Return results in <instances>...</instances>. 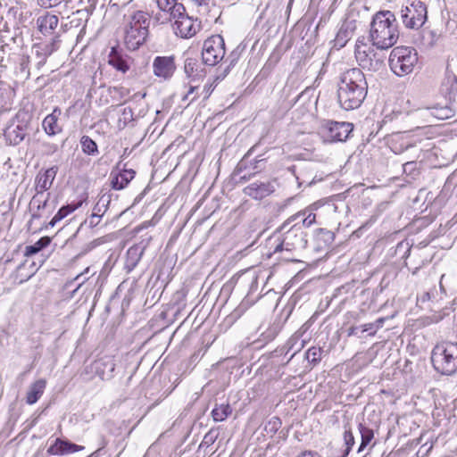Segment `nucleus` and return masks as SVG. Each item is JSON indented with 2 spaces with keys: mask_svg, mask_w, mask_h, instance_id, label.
Returning a JSON list of instances; mask_svg holds the SVG:
<instances>
[{
  "mask_svg": "<svg viewBox=\"0 0 457 457\" xmlns=\"http://www.w3.org/2000/svg\"><path fill=\"white\" fill-rule=\"evenodd\" d=\"M405 248V252L403 254V258H407L410 255L411 253V246L408 243L401 242L397 245L396 251H400L402 249Z\"/></svg>",
  "mask_w": 457,
  "mask_h": 457,
  "instance_id": "c03bdc74",
  "label": "nucleus"
},
{
  "mask_svg": "<svg viewBox=\"0 0 457 457\" xmlns=\"http://www.w3.org/2000/svg\"><path fill=\"white\" fill-rule=\"evenodd\" d=\"M280 427H281V420H280V419L277 418V417H272L265 424L264 430L268 434L273 435V434H275L279 429Z\"/></svg>",
  "mask_w": 457,
  "mask_h": 457,
  "instance_id": "58836bf2",
  "label": "nucleus"
},
{
  "mask_svg": "<svg viewBox=\"0 0 457 457\" xmlns=\"http://www.w3.org/2000/svg\"><path fill=\"white\" fill-rule=\"evenodd\" d=\"M46 382L45 379L35 381L29 388L26 396V402L29 404H34L41 397L46 388Z\"/></svg>",
  "mask_w": 457,
  "mask_h": 457,
  "instance_id": "b1692460",
  "label": "nucleus"
},
{
  "mask_svg": "<svg viewBox=\"0 0 457 457\" xmlns=\"http://www.w3.org/2000/svg\"><path fill=\"white\" fill-rule=\"evenodd\" d=\"M431 113L439 120H445L453 116V110L448 106L434 107Z\"/></svg>",
  "mask_w": 457,
  "mask_h": 457,
  "instance_id": "e433bc0d",
  "label": "nucleus"
},
{
  "mask_svg": "<svg viewBox=\"0 0 457 457\" xmlns=\"http://www.w3.org/2000/svg\"><path fill=\"white\" fill-rule=\"evenodd\" d=\"M51 243V238L49 237H43L39 238L35 244L27 245L25 248V255L32 256L46 246H48Z\"/></svg>",
  "mask_w": 457,
  "mask_h": 457,
  "instance_id": "c756f323",
  "label": "nucleus"
},
{
  "mask_svg": "<svg viewBox=\"0 0 457 457\" xmlns=\"http://www.w3.org/2000/svg\"><path fill=\"white\" fill-rule=\"evenodd\" d=\"M59 19L56 15L52 14L48 12L40 15L37 19V27L41 34L48 36L57 28Z\"/></svg>",
  "mask_w": 457,
  "mask_h": 457,
  "instance_id": "412c9836",
  "label": "nucleus"
},
{
  "mask_svg": "<svg viewBox=\"0 0 457 457\" xmlns=\"http://www.w3.org/2000/svg\"><path fill=\"white\" fill-rule=\"evenodd\" d=\"M410 149H414V150H415V157H416V159L420 158V154H421V152H422V149H421V148H417L416 145H411V144H409V145H407L405 146V150H406V151H408V150H410Z\"/></svg>",
  "mask_w": 457,
  "mask_h": 457,
  "instance_id": "49530a36",
  "label": "nucleus"
},
{
  "mask_svg": "<svg viewBox=\"0 0 457 457\" xmlns=\"http://www.w3.org/2000/svg\"><path fill=\"white\" fill-rule=\"evenodd\" d=\"M297 457H321L317 452L305 451L301 453Z\"/></svg>",
  "mask_w": 457,
  "mask_h": 457,
  "instance_id": "de8ad7c7",
  "label": "nucleus"
},
{
  "mask_svg": "<svg viewBox=\"0 0 457 457\" xmlns=\"http://www.w3.org/2000/svg\"><path fill=\"white\" fill-rule=\"evenodd\" d=\"M81 148L84 154L88 155L98 154L96 143L88 136H83L80 139Z\"/></svg>",
  "mask_w": 457,
  "mask_h": 457,
  "instance_id": "2f4dec72",
  "label": "nucleus"
},
{
  "mask_svg": "<svg viewBox=\"0 0 457 457\" xmlns=\"http://www.w3.org/2000/svg\"><path fill=\"white\" fill-rule=\"evenodd\" d=\"M403 172L410 175L411 178H415L418 175V168L416 161L406 162L403 165Z\"/></svg>",
  "mask_w": 457,
  "mask_h": 457,
  "instance_id": "ea45409f",
  "label": "nucleus"
},
{
  "mask_svg": "<svg viewBox=\"0 0 457 457\" xmlns=\"http://www.w3.org/2000/svg\"><path fill=\"white\" fill-rule=\"evenodd\" d=\"M375 325H376V323H367V324H364L361 327V332L363 333V332L370 331V330L374 331Z\"/></svg>",
  "mask_w": 457,
  "mask_h": 457,
  "instance_id": "3c124183",
  "label": "nucleus"
},
{
  "mask_svg": "<svg viewBox=\"0 0 457 457\" xmlns=\"http://www.w3.org/2000/svg\"><path fill=\"white\" fill-rule=\"evenodd\" d=\"M111 203V195L107 194L102 195L96 205L93 208V212L96 214H98L99 216H103V214L106 212L108 209V205Z\"/></svg>",
  "mask_w": 457,
  "mask_h": 457,
  "instance_id": "473e14b6",
  "label": "nucleus"
},
{
  "mask_svg": "<svg viewBox=\"0 0 457 457\" xmlns=\"http://www.w3.org/2000/svg\"><path fill=\"white\" fill-rule=\"evenodd\" d=\"M293 340H295V342L297 341L296 338L295 339L291 338L290 340H288L287 345H290L289 350L293 348V344H292Z\"/></svg>",
  "mask_w": 457,
  "mask_h": 457,
  "instance_id": "6e6d98bb",
  "label": "nucleus"
},
{
  "mask_svg": "<svg viewBox=\"0 0 457 457\" xmlns=\"http://www.w3.org/2000/svg\"><path fill=\"white\" fill-rule=\"evenodd\" d=\"M101 216H99L98 214H96L94 213V212H92L90 218H89V226L94 228L96 226H97L100 222V220H101Z\"/></svg>",
  "mask_w": 457,
  "mask_h": 457,
  "instance_id": "a18cd8bd",
  "label": "nucleus"
},
{
  "mask_svg": "<svg viewBox=\"0 0 457 457\" xmlns=\"http://www.w3.org/2000/svg\"><path fill=\"white\" fill-rule=\"evenodd\" d=\"M297 351H295L293 354H291V358H293L295 356V354L296 353Z\"/></svg>",
  "mask_w": 457,
  "mask_h": 457,
  "instance_id": "13d9d810",
  "label": "nucleus"
},
{
  "mask_svg": "<svg viewBox=\"0 0 457 457\" xmlns=\"http://www.w3.org/2000/svg\"><path fill=\"white\" fill-rule=\"evenodd\" d=\"M198 86H190L187 93L182 97L183 101H188V104L193 103L198 97Z\"/></svg>",
  "mask_w": 457,
  "mask_h": 457,
  "instance_id": "a19ab883",
  "label": "nucleus"
},
{
  "mask_svg": "<svg viewBox=\"0 0 457 457\" xmlns=\"http://www.w3.org/2000/svg\"><path fill=\"white\" fill-rule=\"evenodd\" d=\"M150 18L143 11L136 12L129 19L126 29L124 42L129 50L137 49L148 36Z\"/></svg>",
  "mask_w": 457,
  "mask_h": 457,
  "instance_id": "7ed1b4c3",
  "label": "nucleus"
},
{
  "mask_svg": "<svg viewBox=\"0 0 457 457\" xmlns=\"http://www.w3.org/2000/svg\"><path fill=\"white\" fill-rule=\"evenodd\" d=\"M232 412V409L228 403L216 405V407L212 411V417L214 421H223L225 420Z\"/></svg>",
  "mask_w": 457,
  "mask_h": 457,
  "instance_id": "7c9ffc66",
  "label": "nucleus"
},
{
  "mask_svg": "<svg viewBox=\"0 0 457 457\" xmlns=\"http://www.w3.org/2000/svg\"><path fill=\"white\" fill-rule=\"evenodd\" d=\"M306 212H298L293 216H291L282 226L281 229H287V228L291 224L292 221H295L301 218V221H299L300 225H303V229L304 230L306 228L311 227L316 220V215L312 212L308 213L306 216Z\"/></svg>",
  "mask_w": 457,
  "mask_h": 457,
  "instance_id": "393cba45",
  "label": "nucleus"
},
{
  "mask_svg": "<svg viewBox=\"0 0 457 457\" xmlns=\"http://www.w3.org/2000/svg\"><path fill=\"white\" fill-rule=\"evenodd\" d=\"M134 121V112L130 107H125L120 113L118 120V125L120 128H125L129 123Z\"/></svg>",
  "mask_w": 457,
  "mask_h": 457,
  "instance_id": "f704fd0d",
  "label": "nucleus"
},
{
  "mask_svg": "<svg viewBox=\"0 0 457 457\" xmlns=\"http://www.w3.org/2000/svg\"><path fill=\"white\" fill-rule=\"evenodd\" d=\"M175 20V34L182 38H189L196 34L200 29V23L194 21L191 17L182 12L180 15H170V21Z\"/></svg>",
  "mask_w": 457,
  "mask_h": 457,
  "instance_id": "ddd939ff",
  "label": "nucleus"
},
{
  "mask_svg": "<svg viewBox=\"0 0 457 457\" xmlns=\"http://www.w3.org/2000/svg\"><path fill=\"white\" fill-rule=\"evenodd\" d=\"M358 329H359V328H357V327L350 328L349 330H348V336L356 335Z\"/></svg>",
  "mask_w": 457,
  "mask_h": 457,
  "instance_id": "603ef678",
  "label": "nucleus"
},
{
  "mask_svg": "<svg viewBox=\"0 0 457 457\" xmlns=\"http://www.w3.org/2000/svg\"><path fill=\"white\" fill-rule=\"evenodd\" d=\"M431 361L434 369L443 375L457 371V343L443 342L432 350Z\"/></svg>",
  "mask_w": 457,
  "mask_h": 457,
  "instance_id": "20e7f679",
  "label": "nucleus"
},
{
  "mask_svg": "<svg viewBox=\"0 0 457 457\" xmlns=\"http://www.w3.org/2000/svg\"><path fill=\"white\" fill-rule=\"evenodd\" d=\"M107 58L108 64L122 74H125L130 68L131 58L119 46H112Z\"/></svg>",
  "mask_w": 457,
  "mask_h": 457,
  "instance_id": "2eb2a0df",
  "label": "nucleus"
},
{
  "mask_svg": "<svg viewBox=\"0 0 457 457\" xmlns=\"http://www.w3.org/2000/svg\"><path fill=\"white\" fill-rule=\"evenodd\" d=\"M418 60V53L414 48L397 46L392 50L389 55V66L395 75L403 77L413 71Z\"/></svg>",
  "mask_w": 457,
  "mask_h": 457,
  "instance_id": "39448f33",
  "label": "nucleus"
},
{
  "mask_svg": "<svg viewBox=\"0 0 457 457\" xmlns=\"http://www.w3.org/2000/svg\"><path fill=\"white\" fill-rule=\"evenodd\" d=\"M304 93L300 94L295 101V104H298L304 97Z\"/></svg>",
  "mask_w": 457,
  "mask_h": 457,
  "instance_id": "5fc2aeb1",
  "label": "nucleus"
},
{
  "mask_svg": "<svg viewBox=\"0 0 457 457\" xmlns=\"http://www.w3.org/2000/svg\"><path fill=\"white\" fill-rule=\"evenodd\" d=\"M283 239L274 247L273 253L283 250L304 249L307 246V233L299 222L293 224L287 230L284 229Z\"/></svg>",
  "mask_w": 457,
  "mask_h": 457,
  "instance_id": "0eeeda50",
  "label": "nucleus"
},
{
  "mask_svg": "<svg viewBox=\"0 0 457 457\" xmlns=\"http://www.w3.org/2000/svg\"><path fill=\"white\" fill-rule=\"evenodd\" d=\"M322 349L320 347L312 346L305 353V358L313 365L321 360Z\"/></svg>",
  "mask_w": 457,
  "mask_h": 457,
  "instance_id": "4c0bfd02",
  "label": "nucleus"
},
{
  "mask_svg": "<svg viewBox=\"0 0 457 457\" xmlns=\"http://www.w3.org/2000/svg\"><path fill=\"white\" fill-rule=\"evenodd\" d=\"M359 432L361 434V441L358 448V453H361L374 438V432L371 428L366 427L362 423L358 426Z\"/></svg>",
  "mask_w": 457,
  "mask_h": 457,
  "instance_id": "cd10ccee",
  "label": "nucleus"
},
{
  "mask_svg": "<svg viewBox=\"0 0 457 457\" xmlns=\"http://www.w3.org/2000/svg\"><path fill=\"white\" fill-rule=\"evenodd\" d=\"M153 69L155 76L164 79H170L176 70L174 57L157 56L154 60Z\"/></svg>",
  "mask_w": 457,
  "mask_h": 457,
  "instance_id": "f3484780",
  "label": "nucleus"
},
{
  "mask_svg": "<svg viewBox=\"0 0 457 457\" xmlns=\"http://www.w3.org/2000/svg\"><path fill=\"white\" fill-rule=\"evenodd\" d=\"M344 441L345 448L342 450V453L337 457H346L349 454L352 447L354 445V436L353 435L351 428H345L344 432Z\"/></svg>",
  "mask_w": 457,
  "mask_h": 457,
  "instance_id": "72a5a7b5",
  "label": "nucleus"
},
{
  "mask_svg": "<svg viewBox=\"0 0 457 457\" xmlns=\"http://www.w3.org/2000/svg\"><path fill=\"white\" fill-rule=\"evenodd\" d=\"M57 168L52 167L45 170L43 173H39L36 179V189L37 194L33 196L31 203L35 204L37 203V209L45 208L47 203V200H44L41 202L38 199V196H42L43 193L49 189L53 184V181L56 176Z\"/></svg>",
  "mask_w": 457,
  "mask_h": 457,
  "instance_id": "4468645a",
  "label": "nucleus"
},
{
  "mask_svg": "<svg viewBox=\"0 0 457 457\" xmlns=\"http://www.w3.org/2000/svg\"><path fill=\"white\" fill-rule=\"evenodd\" d=\"M353 129L350 122L324 120L320 122L319 132L326 142H344L349 137Z\"/></svg>",
  "mask_w": 457,
  "mask_h": 457,
  "instance_id": "6e6552de",
  "label": "nucleus"
},
{
  "mask_svg": "<svg viewBox=\"0 0 457 457\" xmlns=\"http://www.w3.org/2000/svg\"><path fill=\"white\" fill-rule=\"evenodd\" d=\"M417 270H418V268L415 269V270L412 271V274H416L417 273Z\"/></svg>",
  "mask_w": 457,
  "mask_h": 457,
  "instance_id": "4d7b16f0",
  "label": "nucleus"
},
{
  "mask_svg": "<svg viewBox=\"0 0 457 457\" xmlns=\"http://www.w3.org/2000/svg\"><path fill=\"white\" fill-rule=\"evenodd\" d=\"M204 441H205V443H209V442L212 443L213 442V438H212V436H211L210 434H207L204 436Z\"/></svg>",
  "mask_w": 457,
  "mask_h": 457,
  "instance_id": "864d4df0",
  "label": "nucleus"
},
{
  "mask_svg": "<svg viewBox=\"0 0 457 457\" xmlns=\"http://www.w3.org/2000/svg\"><path fill=\"white\" fill-rule=\"evenodd\" d=\"M275 191L274 182L270 180L255 181L244 188V193L256 200H261Z\"/></svg>",
  "mask_w": 457,
  "mask_h": 457,
  "instance_id": "dca6fc26",
  "label": "nucleus"
},
{
  "mask_svg": "<svg viewBox=\"0 0 457 457\" xmlns=\"http://www.w3.org/2000/svg\"><path fill=\"white\" fill-rule=\"evenodd\" d=\"M62 114L59 107H55L52 113L48 114L43 120V129L49 136H54L62 131L61 126L58 124V119Z\"/></svg>",
  "mask_w": 457,
  "mask_h": 457,
  "instance_id": "5701e85b",
  "label": "nucleus"
},
{
  "mask_svg": "<svg viewBox=\"0 0 457 457\" xmlns=\"http://www.w3.org/2000/svg\"><path fill=\"white\" fill-rule=\"evenodd\" d=\"M114 370V360L110 356H105L87 365L81 375H84L86 379H92L97 376L103 380H109L113 377Z\"/></svg>",
  "mask_w": 457,
  "mask_h": 457,
  "instance_id": "9d476101",
  "label": "nucleus"
},
{
  "mask_svg": "<svg viewBox=\"0 0 457 457\" xmlns=\"http://www.w3.org/2000/svg\"><path fill=\"white\" fill-rule=\"evenodd\" d=\"M158 7L164 12L162 22L170 21V15H180L186 12L184 5L177 0H157Z\"/></svg>",
  "mask_w": 457,
  "mask_h": 457,
  "instance_id": "aec40b11",
  "label": "nucleus"
},
{
  "mask_svg": "<svg viewBox=\"0 0 457 457\" xmlns=\"http://www.w3.org/2000/svg\"><path fill=\"white\" fill-rule=\"evenodd\" d=\"M63 1L64 0H37V4L39 6L47 9L57 6Z\"/></svg>",
  "mask_w": 457,
  "mask_h": 457,
  "instance_id": "37998d69",
  "label": "nucleus"
},
{
  "mask_svg": "<svg viewBox=\"0 0 457 457\" xmlns=\"http://www.w3.org/2000/svg\"><path fill=\"white\" fill-rule=\"evenodd\" d=\"M335 239V235L330 230L320 228L315 236V241L319 248L329 246Z\"/></svg>",
  "mask_w": 457,
  "mask_h": 457,
  "instance_id": "bb28decb",
  "label": "nucleus"
},
{
  "mask_svg": "<svg viewBox=\"0 0 457 457\" xmlns=\"http://www.w3.org/2000/svg\"><path fill=\"white\" fill-rule=\"evenodd\" d=\"M229 72V66H228L224 71L222 72L221 75H219V76H216L213 82L211 83V84H206L204 87V89H203V94H204V99H207L212 92L213 91V89L215 88L217 83L223 79L227 75L228 73Z\"/></svg>",
  "mask_w": 457,
  "mask_h": 457,
  "instance_id": "c9c22d12",
  "label": "nucleus"
},
{
  "mask_svg": "<svg viewBox=\"0 0 457 457\" xmlns=\"http://www.w3.org/2000/svg\"><path fill=\"white\" fill-rule=\"evenodd\" d=\"M400 18L405 28L419 29L428 19L427 6L420 0H408L400 11Z\"/></svg>",
  "mask_w": 457,
  "mask_h": 457,
  "instance_id": "423d86ee",
  "label": "nucleus"
},
{
  "mask_svg": "<svg viewBox=\"0 0 457 457\" xmlns=\"http://www.w3.org/2000/svg\"><path fill=\"white\" fill-rule=\"evenodd\" d=\"M399 37L398 25L391 11L377 12L370 22L369 38L372 46L379 50H387L395 46Z\"/></svg>",
  "mask_w": 457,
  "mask_h": 457,
  "instance_id": "f03ea898",
  "label": "nucleus"
},
{
  "mask_svg": "<svg viewBox=\"0 0 457 457\" xmlns=\"http://www.w3.org/2000/svg\"><path fill=\"white\" fill-rule=\"evenodd\" d=\"M84 446L73 444L68 440L56 438L54 443L47 449L51 455H64L70 453L82 451Z\"/></svg>",
  "mask_w": 457,
  "mask_h": 457,
  "instance_id": "6ab92c4d",
  "label": "nucleus"
},
{
  "mask_svg": "<svg viewBox=\"0 0 457 457\" xmlns=\"http://www.w3.org/2000/svg\"><path fill=\"white\" fill-rule=\"evenodd\" d=\"M5 137L10 140L11 144L18 145L20 144L25 137V126L24 125H10L5 129Z\"/></svg>",
  "mask_w": 457,
  "mask_h": 457,
  "instance_id": "a878e982",
  "label": "nucleus"
},
{
  "mask_svg": "<svg viewBox=\"0 0 457 457\" xmlns=\"http://www.w3.org/2000/svg\"><path fill=\"white\" fill-rule=\"evenodd\" d=\"M204 62L198 61L196 58L188 57L185 61L184 71L187 77L191 82L202 80L206 75Z\"/></svg>",
  "mask_w": 457,
  "mask_h": 457,
  "instance_id": "a211bd4d",
  "label": "nucleus"
},
{
  "mask_svg": "<svg viewBox=\"0 0 457 457\" xmlns=\"http://www.w3.org/2000/svg\"><path fill=\"white\" fill-rule=\"evenodd\" d=\"M374 323H376L375 329H374V331L370 332V335H375L377 330L383 326L384 319L383 318H379Z\"/></svg>",
  "mask_w": 457,
  "mask_h": 457,
  "instance_id": "09e8293b",
  "label": "nucleus"
},
{
  "mask_svg": "<svg viewBox=\"0 0 457 457\" xmlns=\"http://www.w3.org/2000/svg\"><path fill=\"white\" fill-rule=\"evenodd\" d=\"M368 82L358 68L349 69L341 76L337 84V102L345 111L359 108L366 98Z\"/></svg>",
  "mask_w": 457,
  "mask_h": 457,
  "instance_id": "f257e3e1",
  "label": "nucleus"
},
{
  "mask_svg": "<svg viewBox=\"0 0 457 457\" xmlns=\"http://www.w3.org/2000/svg\"><path fill=\"white\" fill-rule=\"evenodd\" d=\"M29 62H30V58L29 55L22 56L21 62H20L21 71L26 73L27 78H29V74H30L29 68Z\"/></svg>",
  "mask_w": 457,
  "mask_h": 457,
  "instance_id": "79ce46f5",
  "label": "nucleus"
},
{
  "mask_svg": "<svg viewBox=\"0 0 457 457\" xmlns=\"http://www.w3.org/2000/svg\"><path fill=\"white\" fill-rule=\"evenodd\" d=\"M60 43V36L55 35L49 41H40L32 45L31 53L37 71L46 63L47 58L59 49Z\"/></svg>",
  "mask_w": 457,
  "mask_h": 457,
  "instance_id": "9b49d317",
  "label": "nucleus"
},
{
  "mask_svg": "<svg viewBox=\"0 0 457 457\" xmlns=\"http://www.w3.org/2000/svg\"><path fill=\"white\" fill-rule=\"evenodd\" d=\"M354 54L359 65L363 69L376 71L383 66V61L377 57L374 49L363 41L357 40Z\"/></svg>",
  "mask_w": 457,
  "mask_h": 457,
  "instance_id": "f8f14e48",
  "label": "nucleus"
},
{
  "mask_svg": "<svg viewBox=\"0 0 457 457\" xmlns=\"http://www.w3.org/2000/svg\"><path fill=\"white\" fill-rule=\"evenodd\" d=\"M81 205V203H78V204H67V205H64L62 207H61L58 212H56V214L53 217V219L51 220V221L49 222V226L51 227H54V225L59 222L60 220H62V219H64L67 215H69L70 213L73 212L75 210H77L79 206Z\"/></svg>",
  "mask_w": 457,
  "mask_h": 457,
  "instance_id": "c85d7f7f",
  "label": "nucleus"
},
{
  "mask_svg": "<svg viewBox=\"0 0 457 457\" xmlns=\"http://www.w3.org/2000/svg\"><path fill=\"white\" fill-rule=\"evenodd\" d=\"M197 6L208 7L210 0H191Z\"/></svg>",
  "mask_w": 457,
  "mask_h": 457,
  "instance_id": "8fccbe9b",
  "label": "nucleus"
},
{
  "mask_svg": "<svg viewBox=\"0 0 457 457\" xmlns=\"http://www.w3.org/2000/svg\"><path fill=\"white\" fill-rule=\"evenodd\" d=\"M224 55L225 41L220 35H213L204 42L202 60L206 65H216L224 58Z\"/></svg>",
  "mask_w": 457,
  "mask_h": 457,
  "instance_id": "1a4fd4ad",
  "label": "nucleus"
},
{
  "mask_svg": "<svg viewBox=\"0 0 457 457\" xmlns=\"http://www.w3.org/2000/svg\"><path fill=\"white\" fill-rule=\"evenodd\" d=\"M135 177L133 170H123L119 172H112L111 186L115 190L123 189Z\"/></svg>",
  "mask_w": 457,
  "mask_h": 457,
  "instance_id": "4be33fe9",
  "label": "nucleus"
}]
</instances>
